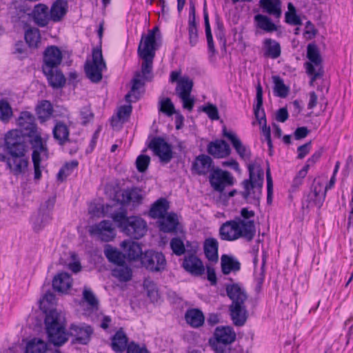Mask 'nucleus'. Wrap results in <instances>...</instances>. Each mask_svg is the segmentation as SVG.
<instances>
[{"mask_svg":"<svg viewBox=\"0 0 353 353\" xmlns=\"http://www.w3.org/2000/svg\"><path fill=\"white\" fill-rule=\"evenodd\" d=\"M248 168L249 179L242 182L243 191L241 192V194L247 202L259 205L263 184V170L256 163H250Z\"/></svg>","mask_w":353,"mask_h":353,"instance_id":"f257e3e1","label":"nucleus"},{"mask_svg":"<svg viewBox=\"0 0 353 353\" xmlns=\"http://www.w3.org/2000/svg\"><path fill=\"white\" fill-rule=\"evenodd\" d=\"M255 232L254 221L241 220L237 217L222 224L219 235L224 241H232L243 237L250 241L253 239Z\"/></svg>","mask_w":353,"mask_h":353,"instance_id":"f03ea898","label":"nucleus"},{"mask_svg":"<svg viewBox=\"0 0 353 353\" xmlns=\"http://www.w3.org/2000/svg\"><path fill=\"white\" fill-rule=\"evenodd\" d=\"M159 32L158 27L150 30L147 34H143L138 46V54L142 59L141 73L145 79H148L147 75L152 70L153 59L156 52V33Z\"/></svg>","mask_w":353,"mask_h":353,"instance_id":"7ed1b4c3","label":"nucleus"},{"mask_svg":"<svg viewBox=\"0 0 353 353\" xmlns=\"http://www.w3.org/2000/svg\"><path fill=\"white\" fill-rule=\"evenodd\" d=\"M45 325L48 337L51 343L60 346L68 341L65 319L62 313L56 310H50L46 316Z\"/></svg>","mask_w":353,"mask_h":353,"instance_id":"20e7f679","label":"nucleus"},{"mask_svg":"<svg viewBox=\"0 0 353 353\" xmlns=\"http://www.w3.org/2000/svg\"><path fill=\"white\" fill-rule=\"evenodd\" d=\"M110 217L117 223L119 228L128 236L139 239L147 231V223L139 216L128 217L124 212L111 214Z\"/></svg>","mask_w":353,"mask_h":353,"instance_id":"39448f33","label":"nucleus"},{"mask_svg":"<svg viewBox=\"0 0 353 353\" xmlns=\"http://www.w3.org/2000/svg\"><path fill=\"white\" fill-rule=\"evenodd\" d=\"M29 143L32 150V161L34 165V179L39 180L41 176V162L47 160L49 157V151L46 140H44L41 134L30 138Z\"/></svg>","mask_w":353,"mask_h":353,"instance_id":"423d86ee","label":"nucleus"},{"mask_svg":"<svg viewBox=\"0 0 353 353\" xmlns=\"http://www.w3.org/2000/svg\"><path fill=\"white\" fill-rule=\"evenodd\" d=\"M5 147L8 156L28 155L29 150L25 136L18 130H10L6 134Z\"/></svg>","mask_w":353,"mask_h":353,"instance_id":"0eeeda50","label":"nucleus"},{"mask_svg":"<svg viewBox=\"0 0 353 353\" xmlns=\"http://www.w3.org/2000/svg\"><path fill=\"white\" fill-rule=\"evenodd\" d=\"M84 69L86 77L92 83H97L101 81L103 71L106 69L101 49H93L92 59L86 61Z\"/></svg>","mask_w":353,"mask_h":353,"instance_id":"6e6552de","label":"nucleus"},{"mask_svg":"<svg viewBox=\"0 0 353 353\" xmlns=\"http://www.w3.org/2000/svg\"><path fill=\"white\" fill-rule=\"evenodd\" d=\"M214 336L215 341L211 343V345L216 353H225L226 345L231 344L236 339L235 332L229 326L217 327Z\"/></svg>","mask_w":353,"mask_h":353,"instance_id":"1a4fd4ad","label":"nucleus"},{"mask_svg":"<svg viewBox=\"0 0 353 353\" xmlns=\"http://www.w3.org/2000/svg\"><path fill=\"white\" fill-rule=\"evenodd\" d=\"M256 104L254 107V112L259 123L262 126V134L265 137L270 148L272 147L270 128L266 126L265 114L263 106V89L260 83L256 86Z\"/></svg>","mask_w":353,"mask_h":353,"instance_id":"9d476101","label":"nucleus"},{"mask_svg":"<svg viewBox=\"0 0 353 353\" xmlns=\"http://www.w3.org/2000/svg\"><path fill=\"white\" fill-rule=\"evenodd\" d=\"M0 161L6 162L7 167L15 176L24 174L28 170L29 165V158L28 155L7 156L1 154Z\"/></svg>","mask_w":353,"mask_h":353,"instance_id":"9b49d317","label":"nucleus"},{"mask_svg":"<svg viewBox=\"0 0 353 353\" xmlns=\"http://www.w3.org/2000/svg\"><path fill=\"white\" fill-rule=\"evenodd\" d=\"M141 264L152 272H159L165 269L166 261L161 252L146 251L141 258Z\"/></svg>","mask_w":353,"mask_h":353,"instance_id":"f8f14e48","label":"nucleus"},{"mask_svg":"<svg viewBox=\"0 0 353 353\" xmlns=\"http://www.w3.org/2000/svg\"><path fill=\"white\" fill-rule=\"evenodd\" d=\"M89 232L91 236L105 242L113 240L116 236L112 223L105 220L90 226Z\"/></svg>","mask_w":353,"mask_h":353,"instance_id":"ddd939ff","label":"nucleus"},{"mask_svg":"<svg viewBox=\"0 0 353 353\" xmlns=\"http://www.w3.org/2000/svg\"><path fill=\"white\" fill-rule=\"evenodd\" d=\"M209 181L214 190L223 192L228 186L234 184V177L228 171L220 169L213 170L210 175Z\"/></svg>","mask_w":353,"mask_h":353,"instance_id":"4468645a","label":"nucleus"},{"mask_svg":"<svg viewBox=\"0 0 353 353\" xmlns=\"http://www.w3.org/2000/svg\"><path fill=\"white\" fill-rule=\"evenodd\" d=\"M149 148L163 163H169L173 157L171 145L161 137H154L152 139Z\"/></svg>","mask_w":353,"mask_h":353,"instance_id":"2eb2a0df","label":"nucleus"},{"mask_svg":"<svg viewBox=\"0 0 353 353\" xmlns=\"http://www.w3.org/2000/svg\"><path fill=\"white\" fill-rule=\"evenodd\" d=\"M62 59V52L57 46H48L43 52L42 71L48 73L50 70L57 68Z\"/></svg>","mask_w":353,"mask_h":353,"instance_id":"dca6fc26","label":"nucleus"},{"mask_svg":"<svg viewBox=\"0 0 353 353\" xmlns=\"http://www.w3.org/2000/svg\"><path fill=\"white\" fill-rule=\"evenodd\" d=\"M326 196V192L324 190V183L320 181L314 179L312 185L311 190L307 195L306 201L307 206H315L320 208Z\"/></svg>","mask_w":353,"mask_h":353,"instance_id":"f3484780","label":"nucleus"},{"mask_svg":"<svg viewBox=\"0 0 353 353\" xmlns=\"http://www.w3.org/2000/svg\"><path fill=\"white\" fill-rule=\"evenodd\" d=\"M17 124L21 128L19 131L21 133L23 132V135L29 137V139L37 135V134H41L38 131L34 116L30 112H21L18 119Z\"/></svg>","mask_w":353,"mask_h":353,"instance_id":"a211bd4d","label":"nucleus"},{"mask_svg":"<svg viewBox=\"0 0 353 353\" xmlns=\"http://www.w3.org/2000/svg\"><path fill=\"white\" fill-rule=\"evenodd\" d=\"M225 291L232 301L231 305L243 304L248 299L247 292L240 283L227 284Z\"/></svg>","mask_w":353,"mask_h":353,"instance_id":"6ab92c4d","label":"nucleus"},{"mask_svg":"<svg viewBox=\"0 0 353 353\" xmlns=\"http://www.w3.org/2000/svg\"><path fill=\"white\" fill-rule=\"evenodd\" d=\"M70 332L72 336L81 344H87L93 334V329L90 325L85 323L72 324L70 327Z\"/></svg>","mask_w":353,"mask_h":353,"instance_id":"aec40b11","label":"nucleus"},{"mask_svg":"<svg viewBox=\"0 0 353 353\" xmlns=\"http://www.w3.org/2000/svg\"><path fill=\"white\" fill-rule=\"evenodd\" d=\"M32 19L39 27H46L51 21L48 7L44 4L36 5L32 12Z\"/></svg>","mask_w":353,"mask_h":353,"instance_id":"412c9836","label":"nucleus"},{"mask_svg":"<svg viewBox=\"0 0 353 353\" xmlns=\"http://www.w3.org/2000/svg\"><path fill=\"white\" fill-rule=\"evenodd\" d=\"M208 152L215 158L221 159L228 157L231 149L224 140H216L208 144Z\"/></svg>","mask_w":353,"mask_h":353,"instance_id":"4be33fe9","label":"nucleus"},{"mask_svg":"<svg viewBox=\"0 0 353 353\" xmlns=\"http://www.w3.org/2000/svg\"><path fill=\"white\" fill-rule=\"evenodd\" d=\"M183 267L186 271L194 276L203 274L205 270L202 261L194 254L185 257Z\"/></svg>","mask_w":353,"mask_h":353,"instance_id":"5701e85b","label":"nucleus"},{"mask_svg":"<svg viewBox=\"0 0 353 353\" xmlns=\"http://www.w3.org/2000/svg\"><path fill=\"white\" fill-rule=\"evenodd\" d=\"M118 201L123 205H138L141 202L142 195L137 188L123 190L117 195Z\"/></svg>","mask_w":353,"mask_h":353,"instance_id":"b1692460","label":"nucleus"},{"mask_svg":"<svg viewBox=\"0 0 353 353\" xmlns=\"http://www.w3.org/2000/svg\"><path fill=\"white\" fill-rule=\"evenodd\" d=\"M223 135L231 142L237 154L243 159H248L250 157V151L242 143L240 139L233 132H228L223 129Z\"/></svg>","mask_w":353,"mask_h":353,"instance_id":"393cba45","label":"nucleus"},{"mask_svg":"<svg viewBox=\"0 0 353 353\" xmlns=\"http://www.w3.org/2000/svg\"><path fill=\"white\" fill-rule=\"evenodd\" d=\"M121 246L125 252V257L127 256L130 261H136L140 257L141 258L143 254L141 245L137 242L130 240L123 241L121 243Z\"/></svg>","mask_w":353,"mask_h":353,"instance_id":"a878e982","label":"nucleus"},{"mask_svg":"<svg viewBox=\"0 0 353 353\" xmlns=\"http://www.w3.org/2000/svg\"><path fill=\"white\" fill-rule=\"evenodd\" d=\"M230 313L233 323L236 326L243 325L248 319V312L245 303L230 305Z\"/></svg>","mask_w":353,"mask_h":353,"instance_id":"bb28decb","label":"nucleus"},{"mask_svg":"<svg viewBox=\"0 0 353 353\" xmlns=\"http://www.w3.org/2000/svg\"><path fill=\"white\" fill-rule=\"evenodd\" d=\"M52 135L54 139L61 145H63L70 141L69 139V128L63 121H56V123L52 129Z\"/></svg>","mask_w":353,"mask_h":353,"instance_id":"cd10ccee","label":"nucleus"},{"mask_svg":"<svg viewBox=\"0 0 353 353\" xmlns=\"http://www.w3.org/2000/svg\"><path fill=\"white\" fill-rule=\"evenodd\" d=\"M192 168L198 174L205 175L212 171V159L208 155H199L193 163Z\"/></svg>","mask_w":353,"mask_h":353,"instance_id":"c85d7f7f","label":"nucleus"},{"mask_svg":"<svg viewBox=\"0 0 353 353\" xmlns=\"http://www.w3.org/2000/svg\"><path fill=\"white\" fill-rule=\"evenodd\" d=\"M72 279L66 272H61L54 276L52 281L54 289L61 293H66L71 288Z\"/></svg>","mask_w":353,"mask_h":353,"instance_id":"c756f323","label":"nucleus"},{"mask_svg":"<svg viewBox=\"0 0 353 353\" xmlns=\"http://www.w3.org/2000/svg\"><path fill=\"white\" fill-rule=\"evenodd\" d=\"M68 10V3L64 0H57L51 6L49 10L51 21H60L65 15Z\"/></svg>","mask_w":353,"mask_h":353,"instance_id":"7c9ffc66","label":"nucleus"},{"mask_svg":"<svg viewBox=\"0 0 353 353\" xmlns=\"http://www.w3.org/2000/svg\"><path fill=\"white\" fill-rule=\"evenodd\" d=\"M221 270L223 274H229L240 270L241 263L234 256L223 254L221 257Z\"/></svg>","mask_w":353,"mask_h":353,"instance_id":"2f4dec72","label":"nucleus"},{"mask_svg":"<svg viewBox=\"0 0 353 353\" xmlns=\"http://www.w3.org/2000/svg\"><path fill=\"white\" fill-rule=\"evenodd\" d=\"M263 55L265 57L276 59L281 56V48L279 42L272 39H265L263 42Z\"/></svg>","mask_w":353,"mask_h":353,"instance_id":"473e14b6","label":"nucleus"},{"mask_svg":"<svg viewBox=\"0 0 353 353\" xmlns=\"http://www.w3.org/2000/svg\"><path fill=\"white\" fill-rule=\"evenodd\" d=\"M219 243L214 238H208L203 243V250L206 258L212 262H217Z\"/></svg>","mask_w":353,"mask_h":353,"instance_id":"72a5a7b5","label":"nucleus"},{"mask_svg":"<svg viewBox=\"0 0 353 353\" xmlns=\"http://www.w3.org/2000/svg\"><path fill=\"white\" fill-rule=\"evenodd\" d=\"M128 339L122 330L117 331L112 338L111 347L116 352H123L127 350Z\"/></svg>","mask_w":353,"mask_h":353,"instance_id":"f704fd0d","label":"nucleus"},{"mask_svg":"<svg viewBox=\"0 0 353 353\" xmlns=\"http://www.w3.org/2000/svg\"><path fill=\"white\" fill-rule=\"evenodd\" d=\"M46 77L48 83L54 88L63 87L65 83L64 75L57 68L50 70L49 72H43Z\"/></svg>","mask_w":353,"mask_h":353,"instance_id":"c9c22d12","label":"nucleus"},{"mask_svg":"<svg viewBox=\"0 0 353 353\" xmlns=\"http://www.w3.org/2000/svg\"><path fill=\"white\" fill-rule=\"evenodd\" d=\"M160 230L164 232H171L175 231L179 224L177 215L175 213H169L161 219Z\"/></svg>","mask_w":353,"mask_h":353,"instance_id":"e433bc0d","label":"nucleus"},{"mask_svg":"<svg viewBox=\"0 0 353 353\" xmlns=\"http://www.w3.org/2000/svg\"><path fill=\"white\" fill-rule=\"evenodd\" d=\"M51 220L50 212L41 209L37 214L32 218L33 229L36 232L41 231Z\"/></svg>","mask_w":353,"mask_h":353,"instance_id":"4c0bfd02","label":"nucleus"},{"mask_svg":"<svg viewBox=\"0 0 353 353\" xmlns=\"http://www.w3.org/2000/svg\"><path fill=\"white\" fill-rule=\"evenodd\" d=\"M169 208V203L165 199L157 200L151 207L150 216L154 219L163 218L167 213Z\"/></svg>","mask_w":353,"mask_h":353,"instance_id":"58836bf2","label":"nucleus"},{"mask_svg":"<svg viewBox=\"0 0 353 353\" xmlns=\"http://www.w3.org/2000/svg\"><path fill=\"white\" fill-rule=\"evenodd\" d=\"M25 39L31 48H38L41 43L40 31L37 28H28L25 31Z\"/></svg>","mask_w":353,"mask_h":353,"instance_id":"ea45409f","label":"nucleus"},{"mask_svg":"<svg viewBox=\"0 0 353 353\" xmlns=\"http://www.w3.org/2000/svg\"><path fill=\"white\" fill-rule=\"evenodd\" d=\"M104 254L108 261L116 265H121L125 263V255L117 248L107 245L104 250Z\"/></svg>","mask_w":353,"mask_h":353,"instance_id":"a19ab883","label":"nucleus"},{"mask_svg":"<svg viewBox=\"0 0 353 353\" xmlns=\"http://www.w3.org/2000/svg\"><path fill=\"white\" fill-rule=\"evenodd\" d=\"M53 107L49 101H41L36 108V112L39 119L43 122L50 119L53 114Z\"/></svg>","mask_w":353,"mask_h":353,"instance_id":"79ce46f5","label":"nucleus"},{"mask_svg":"<svg viewBox=\"0 0 353 353\" xmlns=\"http://www.w3.org/2000/svg\"><path fill=\"white\" fill-rule=\"evenodd\" d=\"M185 318L187 323L194 327L202 325L204 322V316L198 309L188 310L185 313Z\"/></svg>","mask_w":353,"mask_h":353,"instance_id":"37998d69","label":"nucleus"},{"mask_svg":"<svg viewBox=\"0 0 353 353\" xmlns=\"http://www.w3.org/2000/svg\"><path fill=\"white\" fill-rule=\"evenodd\" d=\"M261 7L269 14L279 18L281 14L280 0H261Z\"/></svg>","mask_w":353,"mask_h":353,"instance_id":"c03bdc74","label":"nucleus"},{"mask_svg":"<svg viewBox=\"0 0 353 353\" xmlns=\"http://www.w3.org/2000/svg\"><path fill=\"white\" fill-rule=\"evenodd\" d=\"M254 21L259 28L267 32H272L276 30V26L266 16L261 14H256L254 17Z\"/></svg>","mask_w":353,"mask_h":353,"instance_id":"a18cd8bd","label":"nucleus"},{"mask_svg":"<svg viewBox=\"0 0 353 353\" xmlns=\"http://www.w3.org/2000/svg\"><path fill=\"white\" fill-rule=\"evenodd\" d=\"M192 86V81L188 77H183L178 81L176 92L179 97L190 95Z\"/></svg>","mask_w":353,"mask_h":353,"instance_id":"49530a36","label":"nucleus"},{"mask_svg":"<svg viewBox=\"0 0 353 353\" xmlns=\"http://www.w3.org/2000/svg\"><path fill=\"white\" fill-rule=\"evenodd\" d=\"M112 276L118 279L120 281H128L132 278V270L124 264L118 265L112 270Z\"/></svg>","mask_w":353,"mask_h":353,"instance_id":"de8ad7c7","label":"nucleus"},{"mask_svg":"<svg viewBox=\"0 0 353 353\" xmlns=\"http://www.w3.org/2000/svg\"><path fill=\"white\" fill-rule=\"evenodd\" d=\"M274 83V93L276 96L285 98L289 92V88L286 86L283 80L279 76L272 77Z\"/></svg>","mask_w":353,"mask_h":353,"instance_id":"09e8293b","label":"nucleus"},{"mask_svg":"<svg viewBox=\"0 0 353 353\" xmlns=\"http://www.w3.org/2000/svg\"><path fill=\"white\" fill-rule=\"evenodd\" d=\"M46 350L47 345L43 341L34 339L27 344L26 353H46Z\"/></svg>","mask_w":353,"mask_h":353,"instance_id":"8fccbe9b","label":"nucleus"},{"mask_svg":"<svg viewBox=\"0 0 353 353\" xmlns=\"http://www.w3.org/2000/svg\"><path fill=\"white\" fill-rule=\"evenodd\" d=\"M78 164V161L76 160L66 163L58 172L57 179L60 181H63L77 168Z\"/></svg>","mask_w":353,"mask_h":353,"instance_id":"3c124183","label":"nucleus"},{"mask_svg":"<svg viewBox=\"0 0 353 353\" xmlns=\"http://www.w3.org/2000/svg\"><path fill=\"white\" fill-rule=\"evenodd\" d=\"M307 57L312 65H319L322 59L318 47L315 44L310 43L307 47Z\"/></svg>","mask_w":353,"mask_h":353,"instance_id":"603ef678","label":"nucleus"},{"mask_svg":"<svg viewBox=\"0 0 353 353\" xmlns=\"http://www.w3.org/2000/svg\"><path fill=\"white\" fill-rule=\"evenodd\" d=\"M141 74L139 73H137L133 78L132 82V85L131 88V91L130 93L127 94L125 95V100L128 103H131L132 100L130 98L133 96L135 100H137L139 99V97L136 95L137 91L142 86H143L144 83L141 81L140 79Z\"/></svg>","mask_w":353,"mask_h":353,"instance_id":"864d4df0","label":"nucleus"},{"mask_svg":"<svg viewBox=\"0 0 353 353\" xmlns=\"http://www.w3.org/2000/svg\"><path fill=\"white\" fill-rule=\"evenodd\" d=\"M288 11L285 12V21L293 26H298L301 24V20L300 17L296 14L295 7L292 3H289L288 5Z\"/></svg>","mask_w":353,"mask_h":353,"instance_id":"5fc2aeb1","label":"nucleus"},{"mask_svg":"<svg viewBox=\"0 0 353 353\" xmlns=\"http://www.w3.org/2000/svg\"><path fill=\"white\" fill-rule=\"evenodd\" d=\"M83 299L92 310H96L98 309L99 301L90 289L84 288Z\"/></svg>","mask_w":353,"mask_h":353,"instance_id":"6e6d98bb","label":"nucleus"},{"mask_svg":"<svg viewBox=\"0 0 353 353\" xmlns=\"http://www.w3.org/2000/svg\"><path fill=\"white\" fill-rule=\"evenodd\" d=\"M12 116V110L10 104L6 101H0V120L7 122Z\"/></svg>","mask_w":353,"mask_h":353,"instance_id":"4d7b16f0","label":"nucleus"},{"mask_svg":"<svg viewBox=\"0 0 353 353\" xmlns=\"http://www.w3.org/2000/svg\"><path fill=\"white\" fill-rule=\"evenodd\" d=\"M170 245L173 253L176 256H181L185 252L184 243L179 237L172 239Z\"/></svg>","mask_w":353,"mask_h":353,"instance_id":"13d9d810","label":"nucleus"},{"mask_svg":"<svg viewBox=\"0 0 353 353\" xmlns=\"http://www.w3.org/2000/svg\"><path fill=\"white\" fill-rule=\"evenodd\" d=\"M189 43L192 46H194L198 42V30L194 18L189 20L188 25Z\"/></svg>","mask_w":353,"mask_h":353,"instance_id":"bf43d9fd","label":"nucleus"},{"mask_svg":"<svg viewBox=\"0 0 353 353\" xmlns=\"http://www.w3.org/2000/svg\"><path fill=\"white\" fill-rule=\"evenodd\" d=\"M32 19L31 13H26L25 14H21V17H11L12 22L15 26L21 28L24 30L30 28L28 26V21Z\"/></svg>","mask_w":353,"mask_h":353,"instance_id":"052dcab7","label":"nucleus"},{"mask_svg":"<svg viewBox=\"0 0 353 353\" xmlns=\"http://www.w3.org/2000/svg\"><path fill=\"white\" fill-rule=\"evenodd\" d=\"M204 23L208 48L211 52H214V46L209 22V17L205 11H204Z\"/></svg>","mask_w":353,"mask_h":353,"instance_id":"680f3d73","label":"nucleus"},{"mask_svg":"<svg viewBox=\"0 0 353 353\" xmlns=\"http://www.w3.org/2000/svg\"><path fill=\"white\" fill-rule=\"evenodd\" d=\"M143 286L147 291L148 297L152 301H157L159 297V294L155 283L151 281L145 280L144 281Z\"/></svg>","mask_w":353,"mask_h":353,"instance_id":"e2e57ef3","label":"nucleus"},{"mask_svg":"<svg viewBox=\"0 0 353 353\" xmlns=\"http://www.w3.org/2000/svg\"><path fill=\"white\" fill-rule=\"evenodd\" d=\"M160 111L168 116H171L176 112L174 104L171 101L170 99L166 98L161 101Z\"/></svg>","mask_w":353,"mask_h":353,"instance_id":"0e129e2a","label":"nucleus"},{"mask_svg":"<svg viewBox=\"0 0 353 353\" xmlns=\"http://www.w3.org/2000/svg\"><path fill=\"white\" fill-rule=\"evenodd\" d=\"M150 161V157L144 154L139 155L136 160L137 170L140 172H144L148 169Z\"/></svg>","mask_w":353,"mask_h":353,"instance_id":"69168bd1","label":"nucleus"},{"mask_svg":"<svg viewBox=\"0 0 353 353\" xmlns=\"http://www.w3.org/2000/svg\"><path fill=\"white\" fill-rule=\"evenodd\" d=\"M203 111L205 112L209 118L212 120H218L219 119L218 109L212 104L209 103L203 107Z\"/></svg>","mask_w":353,"mask_h":353,"instance_id":"338daca9","label":"nucleus"},{"mask_svg":"<svg viewBox=\"0 0 353 353\" xmlns=\"http://www.w3.org/2000/svg\"><path fill=\"white\" fill-rule=\"evenodd\" d=\"M127 353H149V352L145 345H140L132 341L128 345Z\"/></svg>","mask_w":353,"mask_h":353,"instance_id":"774afa93","label":"nucleus"}]
</instances>
